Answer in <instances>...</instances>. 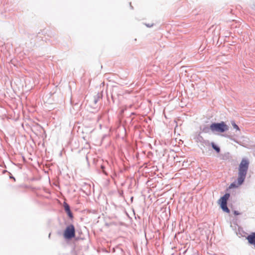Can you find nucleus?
Listing matches in <instances>:
<instances>
[{
  "instance_id": "nucleus-1",
  "label": "nucleus",
  "mask_w": 255,
  "mask_h": 255,
  "mask_svg": "<svg viewBox=\"0 0 255 255\" xmlns=\"http://www.w3.org/2000/svg\"><path fill=\"white\" fill-rule=\"evenodd\" d=\"M249 162L246 159H243L239 164L238 177L237 179V185L235 183H233L231 184V187H236L241 185L244 182L247 171L249 168Z\"/></svg>"
},
{
  "instance_id": "nucleus-2",
  "label": "nucleus",
  "mask_w": 255,
  "mask_h": 255,
  "mask_svg": "<svg viewBox=\"0 0 255 255\" xmlns=\"http://www.w3.org/2000/svg\"><path fill=\"white\" fill-rule=\"evenodd\" d=\"M210 130L213 132L222 133L229 129V127L224 122L213 123L210 126Z\"/></svg>"
},
{
  "instance_id": "nucleus-3",
  "label": "nucleus",
  "mask_w": 255,
  "mask_h": 255,
  "mask_svg": "<svg viewBox=\"0 0 255 255\" xmlns=\"http://www.w3.org/2000/svg\"><path fill=\"white\" fill-rule=\"evenodd\" d=\"M230 197V194L229 193L225 194L223 197H222L219 201V203L222 210L228 213H230V210L227 207V201Z\"/></svg>"
},
{
  "instance_id": "nucleus-4",
  "label": "nucleus",
  "mask_w": 255,
  "mask_h": 255,
  "mask_svg": "<svg viewBox=\"0 0 255 255\" xmlns=\"http://www.w3.org/2000/svg\"><path fill=\"white\" fill-rule=\"evenodd\" d=\"M64 237L66 239H71L75 236V230L73 225L67 226L64 232Z\"/></svg>"
},
{
  "instance_id": "nucleus-5",
  "label": "nucleus",
  "mask_w": 255,
  "mask_h": 255,
  "mask_svg": "<svg viewBox=\"0 0 255 255\" xmlns=\"http://www.w3.org/2000/svg\"><path fill=\"white\" fill-rule=\"evenodd\" d=\"M247 240L251 244H255V232L248 236Z\"/></svg>"
},
{
  "instance_id": "nucleus-6",
  "label": "nucleus",
  "mask_w": 255,
  "mask_h": 255,
  "mask_svg": "<svg viewBox=\"0 0 255 255\" xmlns=\"http://www.w3.org/2000/svg\"><path fill=\"white\" fill-rule=\"evenodd\" d=\"M212 146L217 152H220V148L219 147L217 146L214 144V143H213V142L212 143Z\"/></svg>"
},
{
  "instance_id": "nucleus-7",
  "label": "nucleus",
  "mask_w": 255,
  "mask_h": 255,
  "mask_svg": "<svg viewBox=\"0 0 255 255\" xmlns=\"http://www.w3.org/2000/svg\"><path fill=\"white\" fill-rule=\"evenodd\" d=\"M210 128H209L208 127L206 126L203 128L202 129V131L205 133H208L209 132Z\"/></svg>"
},
{
  "instance_id": "nucleus-8",
  "label": "nucleus",
  "mask_w": 255,
  "mask_h": 255,
  "mask_svg": "<svg viewBox=\"0 0 255 255\" xmlns=\"http://www.w3.org/2000/svg\"><path fill=\"white\" fill-rule=\"evenodd\" d=\"M64 209H65V210L66 212L69 211V210H70L69 206L66 203H64Z\"/></svg>"
},
{
  "instance_id": "nucleus-9",
  "label": "nucleus",
  "mask_w": 255,
  "mask_h": 255,
  "mask_svg": "<svg viewBox=\"0 0 255 255\" xmlns=\"http://www.w3.org/2000/svg\"><path fill=\"white\" fill-rule=\"evenodd\" d=\"M232 125L234 128L236 129L237 130L240 131V128H239L238 126L236 124V123L234 122H232Z\"/></svg>"
},
{
  "instance_id": "nucleus-10",
  "label": "nucleus",
  "mask_w": 255,
  "mask_h": 255,
  "mask_svg": "<svg viewBox=\"0 0 255 255\" xmlns=\"http://www.w3.org/2000/svg\"><path fill=\"white\" fill-rule=\"evenodd\" d=\"M66 212L67 213V214H68V216H69L71 219H72V218H73V214H72V212H71V210H69V211H67V212Z\"/></svg>"
},
{
  "instance_id": "nucleus-11",
  "label": "nucleus",
  "mask_w": 255,
  "mask_h": 255,
  "mask_svg": "<svg viewBox=\"0 0 255 255\" xmlns=\"http://www.w3.org/2000/svg\"><path fill=\"white\" fill-rule=\"evenodd\" d=\"M66 212L67 213V214H68V216H69L71 219H72V218H73V214H72V212H71V210H69V211H67V212Z\"/></svg>"
},
{
  "instance_id": "nucleus-12",
  "label": "nucleus",
  "mask_w": 255,
  "mask_h": 255,
  "mask_svg": "<svg viewBox=\"0 0 255 255\" xmlns=\"http://www.w3.org/2000/svg\"><path fill=\"white\" fill-rule=\"evenodd\" d=\"M234 213L235 215H238L240 214V213L238 212V211H235L234 212Z\"/></svg>"
}]
</instances>
